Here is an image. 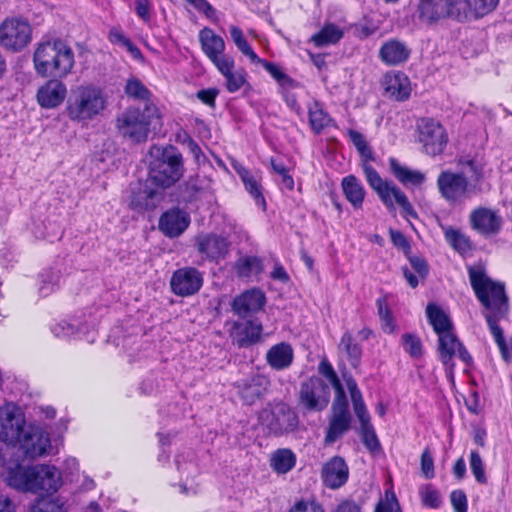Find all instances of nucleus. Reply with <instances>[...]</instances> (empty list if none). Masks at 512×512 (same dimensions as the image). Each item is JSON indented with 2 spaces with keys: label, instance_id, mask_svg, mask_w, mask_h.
Here are the masks:
<instances>
[{
  "label": "nucleus",
  "instance_id": "obj_1",
  "mask_svg": "<svg viewBox=\"0 0 512 512\" xmlns=\"http://www.w3.org/2000/svg\"><path fill=\"white\" fill-rule=\"evenodd\" d=\"M469 280L477 299L486 309L485 319L488 323L491 334L501 352L502 358L509 362L512 359V348L504 338L502 329L497 322L502 319L508 311L507 296L504 285L493 281L480 268H469Z\"/></svg>",
  "mask_w": 512,
  "mask_h": 512
},
{
  "label": "nucleus",
  "instance_id": "obj_2",
  "mask_svg": "<svg viewBox=\"0 0 512 512\" xmlns=\"http://www.w3.org/2000/svg\"><path fill=\"white\" fill-rule=\"evenodd\" d=\"M0 441L20 448H51L62 445L60 437L51 438L45 429L34 423L27 424L23 410L14 403L0 406Z\"/></svg>",
  "mask_w": 512,
  "mask_h": 512
},
{
  "label": "nucleus",
  "instance_id": "obj_3",
  "mask_svg": "<svg viewBox=\"0 0 512 512\" xmlns=\"http://www.w3.org/2000/svg\"><path fill=\"white\" fill-rule=\"evenodd\" d=\"M108 103V96L102 87L84 83L71 89L65 114L72 122L88 124L104 113Z\"/></svg>",
  "mask_w": 512,
  "mask_h": 512
},
{
  "label": "nucleus",
  "instance_id": "obj_4",
  "mask_svg": "<svg viewBox=\"0 0 512 512\" xmlns=\"http://www.w3.org/2000/svg\"><path fill=\"white\" fill-rule=\"evenodd\" d=\"M35 71L42 77H67L73 70L75 59L72 48L61 39L40 42L33 55Z\"/></svg>",
  "mask_w": 512,
  "mask_h": 512
},
{
  "label": "nucleus",
  "instance_id": "obj_5",
  "mask_svg": "<svg viewBox=\"0 0 512 512\" xmlns=\"http://www.w3.org/2000/svg\"><path fill=\"white\" fill-rule=\"evenodd\" d=\"M159 120L158 108L146 104L143 110L130 107L116 119V127L122 137L134 143L145 142L150 133V126Z\"/></svg>",
  "mask_w": 512,
  "mask_h": 512
},
{
  "label": "nucleus",
  "instance_id": "obj_6",
  "mask_svg": "<svg viewBox=\"0 0 512 512\" xmlns=\"http://www.w3.org/2000/svg\"><path fill=\"white\" fill-rule=\"evenodd\" d=\"M150 162L148 181L159 188H168L180 180L184 173L183 158L174 146L157 149Z\"/></svg>",
  "mask_w": 512,
  "mask_h": 512
},
{
  "label": "nucleus",
  "instance_id": "obj_7",
  "mask_svg": "<svg viewBox=\"0 0 512 512\" xmlns=\"http://www.w3.org/2000/svg\"><path fill=\"white\" fill-rule=\"evenodd\" d=\"M1 450L0 459L4 471L2 476L7 485L21 492H29L30 482L32 478L33 465H24L21 460L22 454L32 452V456L49 455L48 450Z\"/></svg>",
  "mask_w": 512,
  "mask_h": 512
},
{
  "label": "nucleus",
  "instance_id": "obj_8",
  "mask_svg": "<svg viewBox=\"0 0 512 512\" xmlns=\"http://www.w3.org/2000/svg\"><path fill=\"white\" fill-rule=\"evenodd\" d=\"M369 162H362L363 172L367 182L375 190L385 206L390 210H395V204H397L401 208L404 217L416 218L417 213L405 193L393 182L383 180Z\"/></svg>",
  "mask_w": 512,
  "mask_h": 512
},
{
  "label": "nucleus",
  "instance_id": "obj_9",
  "mask_svg": "<svg viewBox=\"0 0 512 512\" xmlns=\"http://www.w3.org/2000/svg\"><path fill=\"white\" fill-rule=\"evenodd\" d=\"M32 40V28L21 17H8L0 24V45L12 52H19Z\"/></svg>",
  "mask_w": 512,
  "mask_h": 512
},
{
  "label": "nucleus",
  "instance_id": "obj_10",
  "mask_svg": "<svg viewBox=\"0 0 512 512\" xmlns=\"http://www.w3.org/2000/svg\"><path fill=\"white\" fill-rule=\"evenodd\" d=\"M417 140L422 152L429 156L443 153L448 143V135L442 124L432 118H422L417 123Z\"/></svg>",
  "mask_w": 512,
  "mask_h": 512
},
{
  "label": "nucleus",
  "instance_id": "obj_11",
  "mask_svg": "<svg viewBox=\"0 0 512 512\" xmlns=\"http://www.w3.org/2000/svg\"><path fill=\"white\" fill-rule=\"evenodd\" d=\"M330 399L329 386L318 377H312L301 384L299 404L309 412L324 410Z\"/></svg>",
  "mask_w": 512,
  "mask_h": 512
},
{
  "label": "nucleus",
  "instance_id": "obj_12",
  "mask_svg": "<svg viewBox=\"0 0 512 512\" xmlns=\"http://www.w3.org/2000/svg\"><path fill=\"white\" fill-rule=\"evenodd\" d=\"M464 7L462 0H420L418 11L425 22H435L446 17L461 21Z\"/></svg>",
  "mask_w": 512,
  "mask_h": 512
},
{
  "label": "nucleus",
  "instance_id": "obj_13",
  "mask_svg": "<svg viewBox=\"0 0 512 512\" xmlns=\"http://www.w3.org/2000/svg\"><path fill=\"white\" fill-rule=\"evenodd\" d=\"M437 187L441 196L449 203L456 204L469 198L471 185L467 177L461 173L450 170L442 171L437 178Z\"/></svg>",
  "mask_w": 512,
  "mask_h": 512
},
{
  "label": "nucleus",
  "instance_id": "obj_14",
  "mask_svg": "<svg viewBox=\"0 0 512 512\" xmlns=\"http://www.w3.org/2000/svg\"><path fill=\"white\" fill-rule=\"evenodd\" d=\"M260 420L269 431L280 434L293 430L298 424L297 415L285 403H277L260 414Z\"/></svg>",
  "mask_w": 512,
  "mask_h": 512
},
{
  "label": "nucleus",
  "instance_id": "obj_15",
  "mask_svg": "<svg viewBox=\"0 0 512 512\" xmlns=\"http://www.w3.org/2000/svg\"><path fill=\"white\" fill-rule=\"evenodd\" d=\"M438 351L441 362L450 374L453 373L454 362L453 357L457 356L466 365L472 363V357L465 349L462 343L458 340L453 332V329L441 334H438Z\"/></svg>",
  "mask_w": 512,
  "mask_h": 512
},
{
  "label": "nucleus",
  "instance_id": "obj_16",
  "mask_svg": "<svg viewBox=\"0 0 512 512\" xmlns=\"http://www.w3.org/2000/svg\"><path fill=\"white\" fill-rule=\"evenodd\" d=\"M29 492L38 495L53 494L62 485L61 473L55 466L46 464L33 465Z\"/></svg>",
  "mask_w": 512,
  "mask_h": 512
},
{
  "label": "nucleus",
  "instance_id": "obj_17",
  "mask_svg": "<svg viewBox=\"0 0 512 512\" xmlns=\"http://www.w3.org/2000/svg\"><path fill=\"white\" fill-rule=\"evenodd\" d=\"M333 416L325 437V444L331 445L349 429L351 416L348 410L346 395L335 397L332 405Z\"/></svg>",
  "mask_w": 512,
  "mask_h": 512
},
{
  "label": "nucleus",
  "instance_id": "obj_18",
  "mask_svg": "<svg viewBox=\"0 0 512 512\" xmlns=\"http://www.w3.org/2000/svg\"><path fill=\"white\" fill-rule=\"evenodd\" d=\"M203 284L202 274L193 267L176 270L170 280L172 291L178 296H190L197 293Z\"/></svg>",
  "mask_w": 512,
  "mask_h": 512
},
{
  "label": "nucleus",
  "instance_id": "obj_19",
  "mask_svg": "<svg viewBox=\"0 0 512 512\" xmlns=\"http://www.w3.org/2000/svg\"><path fill=\"white\" fill-rule=\"evenodd\" d=\"M61 79H49L38 88L36 100L41 108L54 109L63 103L67 96V86Z\"/></svg>",
  "mask_w": 512,
  "mask_h": 512
},
{
  "label": "nucleus",
  "instance_id": "obj_20",
  "mask_svg": "<svg viewBox=\"0 0 512 512\" xmlns=\"http://www.w3.org/2000/svg\"><path fill=\"white\" fill-rule=\"evenodd\" d=\"M190 224L189 214L179 208H172L164 212L159 219V230L169 238L179 237Z\"/></svg>",
  "mask_w": 512,
  "mask_h": 512
},
{
  "label": "nucleus",
  "instance_id": "obj_21",
  "mask_svg": "<svg viewBox=\"0 0 512 512\" xmlns=\"http://www.w3.org/2000/svg\"><path fill=\"white\" fill-rule=\"evenodd\" d=\"M469 219L472 228L486 236L498 233L502 226V217L498 211L485 207L474 209Z\"/></svg>",
  "mask_w": 512,
  "mask_h": 512
},
{
  "label": "nucleus",
  "instance_id": "obj_22",
  "mask_svg": "<svg viewBox=\"0 0 512 512\" xmlns=\"http://www.w3.org/2000/svg\"><path fill=\"white\" fill-rule=\"evenodd\" d=\"M263 327L258 320L236 321L233 323L230 337L238 347H248L261 341Z\"/></svg>",
  "mask_w": 512,
  "mask_h": 512
},
{
  "label": "nucleus",
  "instance_id": "obj_23",
  "mask_svg": "<svg viewBox=\"0 0 512 512\" xmlns=\"http://www.w3.org/2000/svg\"><path fill=\"white\" fill-rule=\"evenodd\" d=\"M386 97L395 101H405L411 94V83L403 72H388L381 81Z\"/></svg>",
  "mask_w": 512,
  "mask_h": 512
},
{
  "label": "nucleus",
  "instance_id": "obj_24",
  "mask_svg": "<svg viewBox=\"0 0 512 512\" xmlns=\"http://www.w3.org/2000/svg\"><path fill=\"white\" fill-rule=\"evenodd\" d=\"M266 303L265 294L257 288L249 289L236 296L231 304L232 311L240 316L260 311Z\"/></svg>",
  "mask_w": 512,
  "mask_h": 512
},
{
  "label": "nucleus",
  "instance_id": "obj_25",
  "mask_svg": "<svg viewBox=\"0 0 512 512\" xmlns=\"http://www.w3.org/2000/svg\"><path fill=\"white\" fill-rule=\"evenodd\" d=\"M237 387L242 400L246 404L252 405L262 399L268 392L270 380L265 375L256 374L248 379L240 381Z\"/></svg>",
  "mask_w": 512,
  "mask_h": 512
},
{
  "label": "nucleus",
  "instance_id": "obj_26",
  "mask_svg": "<svg viewBox=\"0 0 512 512\" xmlns=\"http://www.w3.org/2000/svg\"><path fill=\"white\" fill-rule=\"evenodd\" d=\"M349 468L343 458L335 456L324 464L321 471L323 484L330 489L342 487L348 480Z\"/></svg>",
  "mask_w": 512,
  "mask_h": 512
},
{
  "label": "nucleus",
  "instance_id": "obj_27",
  "mask_svg": "<svg viewBox=\"0 0 512 512\" xmlns=\"http://www.w3.org/2000/svg\"><path fill=\"white\" fill-rule=\"evenodd\" d=\"M198 38L203 53L213 64L228 56L224 54L226 48L224 39L211 28L201 29Z\"/></svg>",
  "mask_w": 512,
  "mask_h": 512
},
{
  "label": "nucleus",
  "instance_id": "obj_28",
  "mask_svg": "<svg viewBox=\"0 0 512 512\" xmlns=\"http://www.w3.org/2000/svg\"><path fill=\"white\" fill-rule=\"evenodd\" d=\"M198 251L209 260L224 258L229 250L228 241L214 234L200 235L196 238Z\"/></svg>",
  "mask_w": 512,
  "mask_h": 512
},
{
  "label": "nucleus",
  "instance_id": "obj_29",
  "mask_svg": "<svg viewBox=\"0 0 512 512\" xmlns=\"http://www.w3.org/2000/svg\"><path fill=\"white\" fill-rule=\"evenodd\" d=\"M150 181L140 184L136 190H133L130 206L139 211L152 210L160 203L162 193L155 188L149 186Z\"/></svg>",
  "mask_w": 512,
  "mask_h": 512
},
{
  "label": "nucleus",
  "instance_id": "obj_30",
  "mask_svg": "<svg viewBox=\"0 0 512 512\" xmlns=\"http://www.w3.org/2000/svg\"><path fill=\"white\" fill-rule=\"evenodd\" d=\"M410 50L401 41H386L379 50V58L383 63L389 66L400 65L408 60Z\"/></svg>",
  "mask_w": 512,
  "mask_h": 512
},
{
  "label": "nucleus",
  "instance_id": "obj_31",
  "mask_svg": "<svg viewBox=\"0 0 512 512\" xmlns=\"http://www.w3.org/2000/svg\"><path fill=\"white\" fill-rule=\"evenodd\" d=\"M293 358V348L286 342L273 345L266 354L267 363L275 370H284L290 367Z\"/></svg>",
  "mask_w": 512,
  "mask_h": 512
},
{
  "label": "nucleus",
  "instance_id": "obj_32",
  "mask_svg": "<svg viewBox=\"0 0 512 512\" xmlns=\"http://www.w3.org/2000/svg\"><path fill=\"white\" fill-rule=\"evenodd\" d=\"M389 165L391 173L403 185L420 186L426 180L424 173L418 170H412L402 165L397 159L390 158Z\"/></svg>",
  "mask_w": 512,
  "mask_h": 512
},
{
  "label": "nucleus",
  "instance_id": "obj_33",
  "mask_svg": "<svg viewBox=\"0 0 512 512\" xmlns=\"http://www.w3.org/2000/svg\"><path fill=\"white\" fill-rule=\"evenodd\" d=\"M263 270V262L261 258L257 256L241 257L234 264V271L237 277L242 279L257 277Z\"/></svg>",
  "mask_w": 512,
  "mask_h": 512
},
{
  "label": "nucleus",
  "instance_id": "obj_34",
  "mask_svg": "<svg viewBox=\"0 0 512 512\" xmlns=\"http://www.w3.org/2000/svg\"><path fill=\"white\" fill-rule=\"evenodd\" d=\"M341 185L346 199L354 208H360L365 197V190L361 182L355 176L349 175L343 178Z\"/></svg>",
  "mask_w": 512,
  "mask_h": 512
},
{
  "label": "nucleus",
  "instance_id": "obj_35",
  "mask_svg": "<svg viewBox=\"0 0 512 512\" xmlns=\"http://www.w3.org/2000/svg\"><path fill=\"white\" fill-rule=\"evenodd\" d=\"M338 349L354 368L359 366L362 357V349L360 345L355 342L350 332H345L342 335Z\"/></svg>",
  "mask_w": 512,
  "mask_h": 512
},
{
  "label": "nucleus",
  "instance_id": "obj_36",
  "mask_svg": "<svg viewBox=\"0 0 512 512\" xmlns=\"http://www.w3.org/2000/svg\"><path fill=\"white\" fill-rule=\"evenodd\" d=\"M426 314L429 323L432 325L435 333L441 334L453 329V325L448 315L436 304H428Z\"/></svg>",
  "mask_w": 512,
  "mask_h": 512
},
{
  "label": "nucleus",
  "instance_id": "obj_37",
  "mask_svg": "<svg viewBox=\"0 0 512 512\" xmlns=\"http://www.w3.org/2000/svg\"><path fill=\"white\" fill-rule=\"evenodd\" d=\"M464 2V16L461 21L470 17L479 18L487 15L495 9L499 0H462Z\"/></svg>",
  "mask_w": 512,
  "mask_h": 512
},
{
  "label": "nucleus",
  "instance_id": "obj_38",
  "mask_svg": "<svg viewBox=\"0 0 512 512\" xmlns=\"http://www.w3.org/2000/svg\"><path fill=\"white\" fill-rule=\"evenodd\" d=\"M343 37V30L333 24H325L322 29L311 37V41L317 47H324L338 43Z\"/></svg>",
  "mask_w": 512,
  "mask_h": 512
},
{
  "label": "nucleus",
  "instance_id": "obj_39",
  "mask_svg": "<svg viewBox=\"0 0 512 512\" xmlns=\"http://www.w3.org/2000/svg\"><path fill=\"white\" fill-rule=\"evenodd\" d=\"M296 464L292 450H275L270 456V466L278 474L289 472Z\"/></svg>",
  "mask_w": 512,
  "mask_h": 512
},
{
  "label": "nucleus",
  "instance_id": "obj_40",
  "mask_svg": "<svg viewBox=\"0 0 512 512\" xmlns=\"http://www.w3.org/2000/svg\"><path fill=\"white\" fill-rule=\"evenodd\" d=\"M309 123L312 130L319 134L332 123L331 117L318 102L309 106Z\"/></svg>",
  "mask_w": 512,
  "mask_h": 512
},
{
  "label": "nucleus",
  "instance_id": "obj_41",
  "mask_svg": "<svg viewBox=\"0 0 512 512\" xmlns=\"http://www.w3.org/2000/svg\"><path fill=\"white\" fill-rule=\"evenodd\" d=\"M246 190L255 199L256 204L263 209L266 208V201L262 194V186L259 181L246 169L238 171Z\"/></svg>",
  "mask_w": 512,
  "mask_h": 512
},
{
  "label": "nucleus",
  "instance_id": "obj_42",
  "mask_svg": "<svg viewBox=\"0 0 512 512\" xmlns=\"http://www.w3.org/2000/svg\"><path fill=\"white\" fill-rule=\"evenodd\" d=\"M231 39L238 48V50L245 56H247L252 63L260 62V58L253 51L246 38L244 37L243 31L238 26L230 27Z\"/></svg>",
  "mask_w": 512,
  "mask_h": 512
},
{
  "label": "nucleus",
  "instance_id": "obj_43",
  "mask_svg": "<svg viewBox=\"0 0 512 512\" xmlns=\"http://www.w3.org/2000/svg\"><path fill=\"white\" fill-rule=\"evenodd\" d=\"M347 134H348L351 142L353 143V145L359 152L362 162L363 161H373L374 160L373 151H372L371 147L368 145L363 134H361L358 131L352 130V129L348 130Z\"/></svg>",
  "mask_w": 512,
  "mask_h": 512
},
{
  "label": "nucleus",
  "instance_id": "obj_44",
  "mask_svg": "<svg viewBox=\"0 0 512 512\" xmlns=\"http://www.w3.org/2000/svg\"><path fill=\"white\" fill-rule=\"evenodd\" d=\"M444 235L447 242L460 253H465L471 248L469 239L452 227L446 228Z\"/></svg>",
  "mask_w": 512,
  "mask_h": 512
},
{
  "label": "nucleus",
  "instance_id": "obj_45",
  "mask_svg": "<svg viewBox=\"0 0 512 512\" xmlns=\"http://www.w3.org/2000/svg\"><path fill=\"white\" fill-rule=\"evenodd\" d=\"M257 64H261L281 86L286 88L293 87L294 80L286 73H284L276 64L261 58L260 62Z\"/></svg>",
  "mask_w": 512,
  "mask_h": 512
},
{
  "label": "nucleus",
  "instance_id": "obj_46",
  "mask_svg": "<svg viewBox=\"0 0 512 512\" xmlns=\"http://www.w3.org/2000/svg\"><path fill=\"white\" fill-rule=\"evenodd\" d=\"M319 372L326 377L336 392V396L345 395L342 384L334 371L332 365L327 361H322L319 365Z\"/></svg>",
  "mask_w": 512,
  "mask_h": 512
},
{
  "label": "nucleus",
  "instance_id": "obj_47",
  "mask_svg": "<svg viewBox=\"0 0 512 512\" xmlns=\"http://www.w3.org/2000/svg\"><path fill=\"white\" fill-rule=\"evenodd\" d=\"M402 345L404 350L411 357L419 358L423 354V346L419 337L414 334L405 333L402 335Z\"/></svg>",
  "mask_w": 512,
  "mask_h": 512
},
{
  "label": "nucleus",
  "instance_id": "obj_48",
  "mask_svg": "<svg viewBox=\"0 0 512 512\" xmlns=\"http://www.w3.org/2000/svg\"><path fill=\"white\" fill-rule=\"evenodd\" d=\"M374 512H402L395 493L387 490L384 498L377 503Z\"/></svg>",
  "mask_w": 512,
  "mask_h": 512
},
{
  "label": "nucleus",
  "instance_id": "obj_49",
  "mask_svg": "<svg viewBox=\"0 0 512 512\" xmlns=\"http://www.w3.org/2000/svg\"><path fill=\"white\" fill-rule=\"evenodd\" d=\"M30 512H65L64 504L60 499H41L31 508Z\"/></svg>",
  "mask_w": 512,
  "mask_h": 512
},
{
  "label": "nucleus",
  "instance_id": "obj_50",
  "mask_svg": "<svg viewBox=\"0 0 512 512\" xmlns=\"http://www.w3.org/2000/svg\"><path fill=\"white\" fill-rule=\"evenodd\" d=\"M125 93L129 97L146 100L149 97V90L138 79H129L125 86Z\"/></svg>",
  "mask_w": 512,
  "mask_h": 512
},
{
  "label": "nucleus",
  "instance_id": "obj_51",
  "mask_svg": "<svg viewBox=\"0 0 512 512\" xmlns=\"http://www.w3.org/2000/svg\"><path fill=\"white\" fill-rule=\"evenodd\" d=\"M245 84H247V73L242 68H238L225 81V87L227 91L230 93H235L239 91Z\"/></svg>",
  "mask_w": 512,
  "mask_h": 512
},
{
  "label": "nucleus",
  "instance_id": "obj_52",
  "mask_svg": "<svg viewBox=\"0 0 512 512\" xmlns=\"http://www.w3.org/2000/svg\"><path fill=\"white\" fill-rule=\"evenodd\" d=\"M420 497L425 506L438 508L441 504L439 492L431 485H425L420 488Z\"/></svg>",
  "mask_w": 512,
  "mask_h": 512
},
{
  "label": "nucleus",
  "instance_id": "obj_53",
  "mask_svg": "<svg viewBox=\"0 0 512 512\" xmlns=\"http://www.w3.org/2000/svg\"><path fill=\"white\" fill-rule=\"evenodd\" d=\"M470 468L479 483H486L487 478L480 455L476 451H472L470 456Z\"/></svg>",
  "mask_w": 512,
  "mask_h": 512
},
{
  "label": "nucleus",
  "instance_id": "obj_54",
  "mask_svg": "<svg viewBox=\"0 0 512 512\" xmlns=\"http://www.w3.org/2000/svg\"><path fill=\"white\" fill-rule=\"evenodd\" d=\"M272 170L279 174L282 178L283 186L288 190H293L294 188V180L291 175L288 173V169L283 163L277 162L275 159L270 160Z\"/></svg>",
  "mask_w": 512,
  "mask_h": 512
},
{
  "label": "nucleus",
  "instance_id": "obj_55",
  "mask_svg": "<svg viewBox=\"0 0 512 512\" xmlns=\"http://www.w3.org/2000/svg\"><path fill=\"white\" fill-rule=\"evenodd\" d=\"M217 70L221 73V75L225 78V81L233 74L237 69H235V61L233 57L227 56L220 61L214 63Z\"/></svg>",
  "mask_w": 512,
  "mask_h": 512
},
{
  "label": "nucleus",
  "instance_id": "obj_56",
  "mask_svg": "<svg viewBox=\"0 0 512 512\" xmlns=\"http://www.w3.org/2000/svg\"><path fill=\"white\" fill-rule=\"evenodd\" d=\"M421 470L426 479L434 477V460L428 450H425L421 457Z\"/></svg>",
  "mask_w": 512,
  "mask_h": 512
},
{
  "label": "nucleus",
  "instance_id": "obj_57",
  "mask_svg": "<svg viewBox=\"0 0 512 512\" xmlns=\"http://www.w3.org/2000/svg\"><path fill=\"white\" fill-rule=\"evenodd\" d=\"M52 332L56 337H70L75 333V327L70 322L63 320L52 327Z\"/></svg>",
  "mask_w": 512,
  "mask_h": 512
},
{
  "label": "nucleus",
  "instance_id": "obj_58",
  "mask_svg": "<svg viewBox=\"0 0 512 512\" xmlns=\"http://www.w3.org/2000/svg\"><path fill=\"white\" fill-rule=\"evenodd\" d=\"M199 12H202L207 18L213 19L216 15V10L207 0H186Z\"/></svg>",
  "mask_w": 512,
  "mask_h": 512
},
{
  "label": "nucleus",
  "instance_id": "obj_59",
  "mask_svg": "<svg viewBox=\"0 0 512 512\" xmlns=\"http://www.w3.org/2000/svg\"><path fill=\"white\" fill-rule=\"evenodd\" d=\"M199 12H202L207 18L213 19L216 15V10L207 0H186Z\"/></svg>",
  "mask_w": 512,
  "mask_h": 512
},
{
  "label": "nucleus",
  "instance_id": "obj_60",
  "mask_svg": "<svg viewBox=\"0 0 512 512\" xmlns=\"http://www.w3.org/2000/svg\"><path fill=\"white\" fill-rule=\"evenodd\" d=\"M450 498L456 512H467V498L462 490L453 491Z\"/></svg>",
  "mask_w": 512,
  "mask_h": 512
},
{
  "label": "nucleus",
  "instance_id": "obj_61",
  "mask_svg": "<svg viewBox=\"0 0 512 512\" xmlns=\"http://www.w3.org/2000/svg\"><path fill=\"white\" fill-rule=\"evenodd\" d=\"M363 442L367 448H378L379 441L370 424L362 425Z\"/></svg>",
  "mask_w": 512,
  "mask_h": 512
},
{
  "label": "nucleus",
  "instance_id": "obj_62",
  "mask_svg": "<svg viewBox=\"0 0 512 512\" xmlns=\"http://www.w3.org/2000/svg\"><path fill=\"white\" fill-rule=\"evenodd\" d=\"M289 512H324V509L315 502L299 501Z\"/></svg>",
  "mask_w": 512,
  "mask_h": 512
},
{
  "label": "nucleus",
  "instance_id": "obj_63",
  "mask_svg": "<svg viewBox=\"0 0 512 512\" xmlns=\"http://www.w3.org/2000/svg\"><path fill=\"white\" fill-rule=\"evenodd\" d=\"M219 91L216 88L203 89L197 92V98L204 104L215 107V99Z\"/></svg>",
  "mask_w": 512,
  "mask_h": 512
},
{
  "label": "nucleus",
  "instance_id": "obj_64",
  "mask_svg": "<svg viewBox=\"0 0 512 512\" xmlns=\"http://www.w3.org/2000/svg\"><path fill=\"white\" fill-rule=\"evenodd\" d=\"M151 3L149 0H136L135 11L138 17L145 22L150 20Z\"/></svg>",
  "mask_w": 512,
  "mask_h": 512
}]
</instances>
